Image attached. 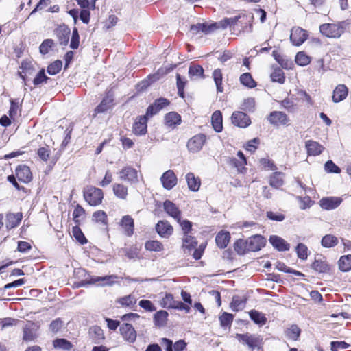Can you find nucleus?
Wrapping results in <instances>:
<instances>
[{"label":"nucleus","instance_id":"obj_1","mask_svg":"<svg viewBox=\"0 0 351 351\" xmlns=\"http://www.w3.org/2000/svg\"><path fill=\"white\" fill-rule=\"evenodd\" d=\"M253 16H247L245 14H239L238 16H235L231 18H226L223 20L221 21L218 23L219 25V28L225 29L228 27L232 28L237 23L245 24L247 22L250 23V32H252V20L253 19Z\"/></svg>","mask_w":351,"mask_h":351},{"label":"nucleus","instance_id":"obj_2","mask_svg":"<svg viewBox=\"0 0 351 351\" xmlns=\"http://www.w3.org/2000/svg\"><path fill=\"white\" fill-rule=\"evenodd\" d=\"M321 34L328 38H338L344 32L341 23H324L319 26Z\"/></svg>","mask_w":351,"mask_h":351},{"label":"nucleus","instance_id":"obj_3","mask_svg":"<svg viewBox=\"0 0 351 351\" xmlns=\"http://www.w3.org/2000/svg\"><path fill=\"white\" fill-rule=\"evenodd\" d=\"M84 197L90 206H97L101 203L104 194L101 189L90 186L84 191Z\"/></svg>","mask_w":351,"mask_h":351},{"label":"nucleus","instance_id":"obj_4","mask_svg":"<svg viewBox=\"0 0 351 351\" xmlns=\"http://www.w3.org/2000/svg\"><path fill=\"white\" fill-rule=\"evenodd\" d=\"M206 141V136L204 134H196L188 141L187 149L190 152L197 153L202 149Z\"/></svg>","mask_w":351,"mask_h":351},{"label":"nucleus","instance_id":"obj_5","mask_svg":"<svg viewBox=\"0 0 351 351\" xmlns=\"http://www.w3.org/2000/svg\"><path fill=\"white\" fill-rule=\"evenodd\" d=\"M236 338L240 343L247 345L252 351L258 346L260 341L259 337L257 335L250 333L237 334Z\"/></svg>","mask_w":351,"mask_h":351},{"label":"nucleus","instance_id":"obj_6","mask_svg":"<svg viewBox=\"0 0 351 351\" xmlns=\"http://www.w3.org/2000/svg\"><path fill=\"white\" fill-rule=\"evenodd\" d=\"M308 34L303 29L295 27L291 30L290 40L293 45L300 46L307 39Z\"/></svg>","mask_w":351,"mask_h":351},{"label":"nucleus","instance_id":"obj_7","mask_svg":"<svg viewBox=\"0 0 351 351\" xmlns=\"http://www.w3.org/2000/svg\"><path fill=\"white\" fill-rule=\"evenodd\" d=\"M120 333L125 341L132 343L136 341V332L130 324H123L119 328Z\"/></svg>","mask_w":351,"mask_h":351},{"label":"nucleus","instance_id":"obj_8","mask_svg":"<svg viewBox=\"0 0 351 351\" xmlns=\"http://www.w3.org/2000/svg\"><path fill=\"white\" fill-rule=\"evenodd\" d=\"M232 123L239 128H247L251 124L250 117L244 112L240 111L234 112L231 117Z\"/></svg>","mask_w":351,"mask_h":351},{"label":"nucleus","instance_id":"obj_9","mask_svg":"<svg viewBox=\"0 0 351 351\" xmlns=\"http://www.w3.org/2000/svg\"><path fill=\"white\" fill-rule=\"evenodd\" d=\"M246 241L247 246H248V251L252 252L260 250L265 243V238L260 234L254 235Z\"/></svg>","mask_w":351,"mask_h":351},{"label":"nucleus","instance_id":"obj_10","mask_svg":"<svg viewBox=\"0 0 351 351\" xmlns=\"http://www.w3.org/2000/svg\"><path fill=\"white\" fill-rule=\"evenodd\" d=\"M160 181L165 189L170 190L177 184V177L173 171L168 170L162 174Z\"/></svg>","mask_w":351,"mask_h":351},{"label":"nucleus","instance_id":"obj_11","mask_svg":"<svg viewBox=\"0 0 351 351\" xmlns=\"http://www.w3.org/2000/svg\"><path fill=\"white\" fill-rule=\"evenodd\" d=\"M169 104V101L166 98L160 97L149 106L147 109L146 115L147 117H152Z\"/></svg>","mask_w":351,"mask_h":351},{"label":"nucleus","instance_id":"obj_12","mask_svg":"<svg viewBox=\"0 0 351 351\" xmlns=\"http://www.w3.org/2000/svg\"><path fill=\"white\" fill-rule=\"evenodd\" d=\"M342 202V199L337 197H324L319 201L320 206L327 210L337 208Z\"/></svg>","mask_w":351,"mask_h":351},{"label":"nucleus","instance_id":"obj_13","mask_svg":"<svg viewBox=\"0 0 351 351\" xmlns=\"http://www.w3.org/2000/svg\"><path fill=\"white\" fill-rule=\"evenodd\" d=\"M312 268L317 272L326 273L330 270V265L325 257L322 255H317L312 263Z\"/></svg>","mask_w":351,"mask_h":351},{"label":"nucleus","instance_id":"obj_14","mask_svg":"<svg viewBox=\"0 0 351 351\" xmlns=\"http://www.w3.org/2000/svg\"><path fill=\"white\" fill-rule=\"evenodd\" d=\"M157 233L162 237H169L173 231L172 226L167 221H159L156 226Z\"/></svg>","mask_w":351,"mask_h":351},{"label":"nucleus","instance_id":"obj_15","mask_svg":"<svg viewBox=\"0 0 351 351\" xmlns=\"http://www.w3.org/2000/svg\"><path fill=\"white\" fill-rule=\"evenodd\" d=\"M268 120L273 125H286L289 122L287 114L280 111L271 112L268 117Z\"/></svg>","mask_w":351,"mask_h":351},{"label":"nucleus","instance_id":"obj_16","mask_svg":"<svg viewBox=\"0 0 351 351\" xmlns=\"http://www.w3.org/2000/svg\"><path fill=\"white\" fill-rule=\"evenodd\" d=\"M165 211L171 217H172L177 221H180L181 217V212L178 207L172 202L166 200L164 204Z\"/></svg>","mask_w":351,"mask_h":351},{"label":"nucleus","instance_id":"obj_17","mask_svg":"<svg viewBox=\"0 0 351 351\" xmlns=\"http://www.w3.org/2000/svg\"><path fill=\"white\" fill-rule=\"evenodd\" d=\"M348 94V88L344 84H339L333 90L332 99L335 103L344 100Z\"/></svg>","mask_w":351,"mask_h":351},{"label":"nucleus","instance_id":"obj_18","mask_svg":"<svg viewBox=\"0 0 351 351\" xmlns=\"http://www.w3.org/2000/svg\"><path fill=\"white\" fill-rule=\"evenodd\" d=\"M16 176L19 181L23 182H29L32 180V173L29 167L26 165H19L16 169Z\"/></svg>","mask_w":351,"mask_h":351},{"label":"nucleus","instance_id":"obj_19","mask_svg":"<svg viewBox=\"0 0 351 351\" xmlns=\"http://www.w3.org/2000/svg\"><path fill=\"white\" fill-rule=\"evenodd\" d=\"M120 178L121 180H127L131 183L138 182L137 171L132 167H125L120 171Z\"/></svg>","mask_w":351,"mask_h":351},{"label":"nucleus","instance_id":"obj_20","mask_svg":"<svg viewBox=\"0 0 351 351\" xmlns=\"http://www.w3.org/2000/svg\"><path fill=\"white\" fill-rule=\"evenodd\" d=\"M118 278V276L116 275H109L101 277H93L90 279L89 281L87 282L88 284H95L97 282H101V285L102 286H112L114 285L115 280Z\"/></svg>","mask_w":351,"mask_h":351},{"label":"nucleus","instance_id":"obj_21","mask_svg":"<svg viewBox=\"0 0 351 351\" xmlns=\"http://www.w3.org/2000/svg\"><path fill=\"white\" fill-rule=\"evenodd\" d=\"M269 241L272 246L278 251H287L289 250V244L285 239L278 236H270Z\"/></svg>","mask_w":351,"mask_h":351},{"label":"nucleus","instance_id":"obj_22","mask_svg":"<svg viewBox=\"0 0 351 351\" xmlns=\"http://www.w3.org/2000/svg\"><path fill=\"white\" fill-rule=\"evenodd\" d=\"M147 117L145 114L140 117L133 125V132L136 135H143L147 132Z\"/></svg>","mask_w":351,"mask_h":351},{"label":"nucleus","instance_id":"obj_23","mask_svg":"<svg viewBox=\"0 0 351 351\" xmlns=\"http://www.w3.org/2000/svg\"><path fill=\"white\" fill-rule=\"evenodd\" d=\"M121 226L124 229L125 234L130 237L134 233V223L133 219L130 215H125L120 221Z\"/></svg>","mask_w":351,"mask_h":351},{"label":"nucleus","instance_id":"obj_24","mask_svg":"<svg viewBox=\"0 0 351 351\" xmlns=\"http://www.w3.org/2000/svg\"><path fill=\"white\" fill-rule=\"evenodd\" d=\"M113 102V98L111 95H107L104 97L101 103L95 108L93 116L95 117L97 114L103 113L110 108Z\"/></svg>","mask_w":351,"mask_h":351},{"label":"nucleus","instance_id":"obj_25","mask_svg":"<svg viewBox=\"0 0 351 351\" xmlns=\"http://www.w3.org/2000/svg\"><path fill=\"white\" fill-rule=\"evenodd\" d=\"M70 29L66 26H60L56 29V34L62 45H66L69 40Z\"/></svg>","mask_w":351,"mask_h":351},{"label":"nucleus","instance_id":"obj_26","mask_svg":"<svg viewBox=\"0 0 351 351\" xmlns=\"http://www.w3.org/2000/svg\"><path fill=\"white\" fill-rule=\"evenodd\" d=\"M305 146L307 149L308 154L311 156L319 155L324 150V147L322 145L312 140L307 141Z\"/></svg>","mask_w":351,"mask_h":351},{"label":"nucleus","instance_id":"obj_27","mask_svg":"<svg viewBox=\"0 0 351 351\" xmlns=\"http://www.w3.org/2000/svg\"><path fill=\"white\" fill-rule=\"evenodd\" d=\"M22 219V213H8L6 215V228L12 229L19 225Z\"/></svg>","mask_w":351,"mask_h":351},{"label":"nucleus","instance_id":"obj_28","mask_svg":"<svg viewBox=\"0 0 351 351\" xmlns=\"http://www.w3.org/2000/svg\"><path fill=\"white\" fill-rule=\"evenodd\" d=\"M186 180L187 182L189 189L194 192L199 189L201 185L200 179L195 177L193 173H189L186 175Z\"/></svg>","mask_w":351,"mask_h":351},{"label":"nucleus","instance_id":"obj_29","mask_svg":"<svg viewBox=\"0 0 351 351\" xmlns=\"http://www.w3.org/2000/svg\"><path fill=\"white\" fill-rule=\"evenodd\" d=\"M165 125L169 128H175L181 123V117L177 112H171L166 114Z\"/></svg>","mask_w":351,"mask_h":351},{"label":"nucleus","instance_id":"obj_30","mask_svg":"<svg viewBox=\"0 0 351 351\" xmlns=\"http://www.w3.org/2000/svg\"><path fill=\"white\" fill-rule=\"evenodd\" d=\"M246 298L239 295H234L230 303V307L234 311L243 310L246 305Z\"/></svg>","mask_w":351,"mask_h":351},{"label":"nucleus","instance_id":"obj_31","mask_svg":"<svg viewBox=\"0 0 351 351\" xmlns=\"http://www.w3.org/2000/svg\"><path fill=\"white\" fill-rule=\"evenodd\" d=\"M211 123L215 132H220L222 131V114L219 110L214 112L211 117Z\"/></svg>","mask_w":351,"mask_h":351},{"label":"nucleus","instance_id":"obj_32","mask_svg":"<svg viewBox=\"0 0 351 351\" xmlns=\"http://www.w3.org/2000/svg\"><path fill=\"white\" fill-rule=\"evenodd\" d=\"M230 239V234L228 232H219L215 238V241L217 246L221 249L225 248Z\"/></svg>","mask_w":351,"mask_h":351},{"label":"nucleus","instance_id":"obj_33","mask_svg":"<svg viewBox=\"0 0 351 351\" xmlns=\"http://www.w3.org/2000/svg\"><path fill=\"white\" fill-rule=\"evenodd\" d=\"M182 242V248L189 250V251L195 248L197 245L196 239L189 234L183 235Z\"/></svg>","mask_w":351,"mask_h":351},{"label":"nucleus","instance_id":"obj_34","mask_svg":"<svg viewBox=\"0 0 351 351\" xmlns=\"http://www.w3.org/2000/svg\"><path fill=\"white\" fill-rule=\"evenodd\" d=\"M284 175L280 172H275L274 173L269 180L270 185L276 189L280 188L284 184L283 180Z\"/></svg>","mask_w":351,"mask_h":351},{"label":"nucleus","instance_id":"obj_35","mask_svg":"<svg viewBox=\"0 0 351 351\" xmlns=\"http://www.w3.org/2000/svg\"><path fill=\"white\" fill-rule=\"evenodd\" d=\"M117 302L122 306H126L132 308L136 303V298L134 295L130 294L128 295L119 298L117 300Z\"/></svg>","mask_w":351,"mask_h":351},{"label":"nucleus","instance_id":"obj_36","mask_svg":"<svg viewBox=\"0 0 351 351\" xmlns=\"http://www.w3.org/2000/svg\"><path fill=\"white\" fill-rule=\"evenodd\" d=\"M250 319L256 324L264 325L267 322L265 315L256 310H252L249 312Z\"/></svg>","mask_w":351,"mask_h":351},{"label":"nucleus","instance_id":"obj_37","mask_svg":"<svg viewBox=\"0 0 351 351\" xmlns=\"http://www.w3.org/2000/svg\"><path fill=\"white\" fill-rule=\"evenodd\" d=\"M53 346L55 348L63 350H71L73 348L71 342L66 339H56L53 341Z\"/></svg>","mask_w":351,"mask_h":351},{"label":"nucleus","instance_id":"obj_38","mask_svg":"<svg viewBox=\"0 0 351 351\" xmlns=\"http://www.w3.org/2000/svg\"><path fill=\"white\" fill-rule=\"evenodd\" d=\"M189 75L191 78H204V69L200 65L192 64L189 69Z\"/></svg>","mask_w":351,"mask_h":351},{"label":"nucleus","instance_id":"obj_39","mask_svg":"<svg viewBox=\"0 0 351 351\" xmlns=\"http://www.w3.org/2000/svg\"><path fill=\"white\" fill-rule=\"evenodd\" d=\"M339 268L342 271H348L351 269V255L342 256L339 260Z\"/></svg>","mask_w":351,"mask_h":351},{"label":"nucleus","instance_id":"obj_40","mask_svg":"<svg viewBox=\"0 0 351 351\" xmlns=\"http://www.w3.org/2000/svg\"><path fill=\"white\" fill-rule=\"evenodd\" d=\"M34 324L29 323L23 328V339L25 341H32L36 335L33 328Z\"/></svg>","mask_w":351,"mask_h":351},{"label":"nucleus","instance_id":"obj_41","mask_svg":"<svg viewBox=\"0 0 351 351\" xmlns=\"http://www.w3.org/2000/svg\"><path fill=\"white\" fill-rule=\"evenodd\" d=\"M113 192L114 195L120 199H125L128 195V189L123 184H115L113 186Z\"/></svg>","mask_w":351,"mask_h":351},{"label":"nucleus","instance_id":"obj_42","mask_svg":"<svg viewBox=\"0 0 351 351\" xmlns=\"http://www.w3.org/2000/svg\"><path fill=\"white\" fill-rule=\"evenodd\" d=\"M321 243L324 247H332L337 245L338 239L334 235L326 234L322 238Z\"/></svg>","mask_w":351,"mask_h":351},{"label":"nucleus","instance_id":"obj_43","mask_svg":"<svg viewBox=\"0 0 351 351\" xmlns=\"http://www.w3.org/2000/svg\"><path fill=\"white\" fill-rule=\"evenodd\" d=\"M213 77L215 81L217 90L218 92H223V88L222 86L223 75L221 69H217L213 73Z\"/></svg>","mask_w":351,"mask_h":351},{"label":"nucleus","instance_id":"obj_44","mask_svg":"<svg viewBox=\"0 0 351 351\" xmlns=\"http://www.w3.org/2000/svg\"><path fill=\"white\" fill-rule=\"evenodd\" d=\"M241 83L249 88H254L256 86V82L249 73H243L239 78Z\"/></svg>","mask_w":351,"mask_h":351},{"label":"nucleus","instance_id":"obj_45","mask_svg":"<svg viewBox=\"0 0 351 351\" xmlns=\"http://www.w3.org/2000/svg\"><path fill=\"white\" fill-rule=\"evenodd\" d=\"M295 61L299 66H304L310 63L311 58L304 51H300L296 54Z\"/></svg>","mask_w":351,"mask_h":351},{"label":"nucleus","instance_id":"obj_46","mask_svg":"<svg viewBox=\"0 0 351 351\" xmlns=\"http://www.w3.org/2000/svg\"><path fill=\"white\" fill-rule=\"evenodd\" d=\"M145 247L147 250L160 252L163 250L162 244L158 241H147L145 244Z\"/></svg>","mask_w":351,"mask_h":351},{"label":"nucleus","instance_id":"obj_47","mask_svg":"<svg viewBox=\"0 0 351 351\" xmlns=\"http://www.w3.org/2000/svg\"><path fill=\"white\" fill-rule=\"evenodd\" d=\"M271 79L273 82H276L280 84L285 82V77L284 73L280 68H276L271 74Z\"/></svg>","mask_w":351,"mask_h":351},{"label":"nucleus","instance_id":"obj_48","mask_svg":"<svg viewBox=\"0 0 351 351\" xmlns=\"http://www.w3.org/2000/svg\"><path fill=\"white\" fill-rule=\"evenodd\" d=\"M62 67V62L61 60H56L51 63L48 66L47 71L49 75H53L60 72Z\"/></svg>","mask_w":351,"mask_h":351},{"label":"nucleus","instance_id":"obj_49","mask_svg":"<svg viewBox=\"0 0 351 351\" xmlns=\"http://www.w3.org/2000/svg\"><path fill=\"white\" fill-rule=\"evenodd\" d=\"M168 317V313L166 311H159L154 315L155 323L158 326H162L165 324Z\"/></svg>","mask_w":351,"mask_h":351},{"label":"nucleus","instance_id":"obj_50","mask_svg":"<svg viewBox=\"0 0 351 351\" xmlns=\"http://www.w3.org/2000/svg\"><path fill=\"white\" fill-rule=\"evenodd\" d=\"M285 332L287 338L296 340L300 334V329L298 326L292 325L290 328H287Z\"/></svg>","mask_w":351,"mask_h":351},{"label":"nucleus","instance_id":"obj_51","mask_svg":"<svg viewBox=\"0 0 351 351\" xmlns=\"http://www.w3.org/2000/svg\"><path fill=\"white\" fill-rule=\"evenodd\" d=\"M234 247L235 251L239 254H244L246 251H248V246H247V241L239 239L235 242Z\"/></svg>","mask_w":351,"mask_h":351},{"label":"nucleus","instance_id":"obj_52","mask_svg":"<svg viewBox=\"0 0 351 351\" xmlns=\"http://www.w3.org/2000/svg\"><path fill=\"white\" fill-rule=\"evenodd\" d=\"M49 80L50 78L45 75V70L41 69L34 77L33 83L35 86H38L43 82L47 83Z\"/></svg>","mask_w":351,"mask_h":351},{"label":"nucleus","instance_id":"obj_53","mask_svg":"<svg viewBox=\"0 0 351 351\" xmlns=\"http://www.w3.org/2000/svg\"><path fill=\"white\" fill-rule=\"evenodd\" d=\"M295 251L299 258L302 260L307 258L308 247L304 244L299 243L295 248Z\"/></svg>","mask_w":351,"mask_h":351},{"label":"nucleus","instance_id":"obj_54","mask_svg":"<svg viewBox=\"0 0 351 351\" xmlns=\"http://www.w3.org/2000/svg\"><path fill=\"white\" fill-rule=\"evenodd\" d=\"M234 319V316L231 313H223L220 317H219V321L221 323V325L223 327L230 326Z\"/></svg>","mask_w":351,"mask_h":351},{"label":"nucleus","instance_id":"obj_55","mask_svg":"<svg viewBox=\"0 0 351 351\" xmlns=\"http://www.w3.org/2000/svg\"><path fill=\"white\" fill-rule=\"evenodd\" d=\"M53 45V40L51 39H46L40 45L39 49L40 52L45 55L48 53L49 49Z\"/></svg>","mask_w":351,"mask_h":351},{"label":"nucleus","instance_id":"obj_56","mask_svg":"<svg viewBox=\"0 0 351 351\" xmlns=\"http://www.w3.org/2000/svg\"><path fill=\"white\" fill-rule=\"evenodd\" d=\"M176 302L173 300V296L171 294H166L162 298V304L164 307L169 308H173Z\"/></svg>","mask_w":351,"mask_h":351},{"label":"nucleus","instance_id":"obj_57","mask_svg":"<svg viewBox=\"0 0 351 351\" xmlns=\"http://www.w3.org/2000/svg\"><path fill=\"white\" fill-rule=\"evenodd\" d=\"M255 107V100L252 97H248L244 100L242 104V109L245 111L252 112Z\"/></svg>","mask_w":351,"mask_h":351},{"label":"nucleus","instance_id":"obj_58","mask_svg":"<svg viewBox=\"0 0 351 351\" xmlns=\"http://www.w3.org/2000/svg\"><path fill=\"white\" fill-rule=\"evenodd\" d=\"M325 170L328 173H339L341 169L332 160H328L324 165Z\"/></svg>","mask_w":351,"mask_h":351},{"label":"nucleus","instance_id":"obj_59","mask_svg":"<svg viewBox=\"0 0 351 351\" xmlns=\"http://www.w3.org/2000/svg\"><path fill=\"white\" fill-rule=\"evenodd\" d=\"M180 223V226L182 228V230L183 232V235L188 234L192 230V223L189 220H181V217H180V221H178Z\"/></svg>","mask_w":351,"mask_h":351},{"label":"nucleus","instance_id":"obj_60","mask_svg":"<svg viewBox=\"0 0 351 351\" xmlns=\"http://www.w3.org/2000/svg\"><path fill=\"white\" fill-rule=\"evenodd\" d=\"M79 40H80V36H79L77 29L76 27H74V29L73 30L71 43H70L71 48H72L73 49H77L79 47Z\"/></svg>","mask_w":351,"mask_h":351},{"label":"nucleus","instance_id":"obj_61","mask_svg":"<svg viewBox=\"0 0 351 351\" xmlns=\"http://www.w3.org/2000/svg\"><path fill=\"white\" fill-rule=\"evenodd\" d=\"M204 25V27L202 28L201 32H203L205 34H210L215 31L217 29L219 28V25L218 23H213L210 24L208 23H202Z\"/></svg>","mask_w":351,"mask_h":351},{"label":"nucleus","instance_id":"obj_62","mask_svg":"<svg viewBox=\"0 0 351 351\" xmlns=\"http://www.w3.org/2000/svg\"><path fill=\"white\" fill-rule=\"evenodd\" d=\"M63 326V322L61 319L58 318L53 321H52L49 326L50 330L53 332H58Z\"/></svg>","mask_w":351,"mask_h":351},{"label":"nucleus","instance_id":"obj_63","mask_svg":"<svg viewBox=\"0 0 351 351\" xmlns=\"http://www.w3.org/2000/svg\"><path fill=\"white\" fill-rule=\"evenodd\" d=\"M139 306L148 312L156 311V307L151 301L147 300H142L139 302Z\"/></svg>","mask_w":351,"mask_h":351},{"label":"nucleus","instance_id":"obj_64","mask_svg":"<svg viewBox=\"0 0 351 351\" xmlns=\"http://www.w3.org/2000/svg\"><path fill=\"white\" fill-rule=\"evenodd\" d=\"M266 215L267 218L272 221H282L285 219V215L278 213L268 211L267 212Z\"/></svg>","mask_w":351,"mask_h":351}]
</instances>
